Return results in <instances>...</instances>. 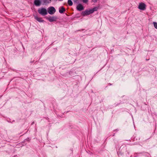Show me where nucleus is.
<instances>
[{
  "label": "nucleus",
  "mask_w": 157,
  "mask_h": 157,
  "mask_svg": "<svg viewBox=\"0 0 157 157\" xmlns=\"http://www.w3.org/2000/svg\"><path fill=\"white\" fill-rule=\"evenodd\" d=\"M124 154H128L129 155V153L127 151V147L126 146L122 145L120 147L118 151V154L122 155Z\"/></svg>",
  "instance_id": "nucleus-1"
},
{
  "label": "nucleus",
  "mask_w": 157,
  "mask_h": 157,
  "mask_svg": "<svg viewBox=\"0 0 157 157\" xmlns=\"http://www.w3.org/2000/svg\"><path fill=\"white\" fill-rule=\"evenodd\" d=\"M38 11L39 14L42 15H45L47 14V12L46 9L44 8L39 9Z\"/></svg>",
  "instance_id": "nucleus-2"
},
{
  "label": "nucleus",
  "mask_w": 157,
  "mask_h": 157,
  "mask_svg": "<svg viewBox=\"0 0 157 157\" xmlns=\"http://www.w3.org/2000/svg\"><path fill=\"white\" fill-rule=\"evenodd\" d=\"M56 11V10L53 7L51 6L48 8V12L50 14H53Z\"/></svg>",
  "instance_id": "nucleus-3"
},
{
  "label": "nucleus",
  "mask_w": 157,
  "mask_h": 157,
  "mask_svg": "<svg viewBox=\"0 0 157 157\" xmlns=\"http://www.w3.org/2000/svg\"><path fill=\"white\" fill-rule=\"evenodd\" d=\"M146 5L143 3H141L139 4L138 6V8L140 10H145L146 9Z\"/></svg>",
  "instance_id": "nucleus-4"
},
{
  "label": "nucleus",
  "mask_w": 157,
  "mask_h": 157,
  "mask_svg": "<svg viewBox=\"0 0 157 157\" xmlns=\"http://www.w3.org/2000/svg\"><path fill=\"white\" fill-rule=\"evenodd\" d=\"M42 3L41 0H35L34 1V4L36 6H40Z\"/></svg>",
  "instance_id": "nucleus-5"
},
{
  "label": "nucleus",
  "mask_w": 157,
  "mask_h": 157,
  "mask_svg": "<svg viewBox=\"0 0 157 157\" xmlns=\"http://www.w3.org/2000/svg\"><path fill=\"white\" fill-rule=\"evenodd\" d=\"M57 19V17L55 16H53L48 18V20L50 22H52L54 21H56Z\"/></svg>",
  "instance_id": "nucleus-6"
},
{
  "label": "nucleus",
  "mask_w": 157,
  "mask_h": 157,
  "mask_svg": "<svg viewBox=\"0 0 157 157\" xmlns=\"http://www.w3.org/2000/svg\"><path fill=\"white\" fill-rule=\"evenodd\" d=\"M76 8L77 10L79 11H81L84 10V7L81 4H79L77 6Z\"/></svg>",
  "instance_id": "nucleus-7"
},
{
  "label": "nucleus",
  "mask_w": 157,
  "mask_h": 157,
  "mask_svg": "<svg viewBox=\"0 0 157 157\" xmlns=\"http://www.w3.org/2000/svg\"><path fill=\"white\" fill-rule=\"evenodd\" d=\"M43 5H46L51 2V0H41Z\"/></svg>",
  "instance_id": "nucleus-8"
},
{
  "label": "nucleus",
  "mask_w": 157,
  "mask_h": 157,
  "mask_svg": "<svg viewBox=\"0 0 157 157\" xmlns=\"http://www.w3.org/2000/svg\"><path fill=\"white\" fill-rule=\"evenodd\" d=\"M34 18L35 19H36L37 21H38L39 22H43L44 21V20L42 19V18L39 17L37 16H35Z\"/></svg>",
  "instance_id": "nucleus-9"
},
{
  "label": "nucleus",
  "mask_w": 157,
  "mask_h": 157,
  "mask_svg": "<svg viewBox=\"0 0 157 157\" xmlns=\"http://www.w3.org/2000/svg\"><path fill=\"white\" fill-rule=\"evenodd\" d=\"M65 11V9L63 6H62L61 8L59 9V12L61 13H63Z\"/></svg>",
  "instance_id": "nucleus-10"
},
{
  "label": "nucleus",
  "mask_w": 157,
  "mask_h": 157,
  "mask_svg": "<svg viewBox=\"0 0 157 157\" xmlns=\"http://www.w3.org/2000/svg\"><path fill=\"white\" fill-rule=\"evenodd\" d=\"M82 15L84 16L86 15H89L90 14V13L89 10H86L82 13Z\"/></svg>",
  "instance_id": "nucleus-11"
},
{
  "label": "nucleus",
  "mask_w": 157,
  "mask_h": 157,
  "mask_svg": "<svg viewBox=\"0 0 157 157\" xmlns=\"http://www.w3.org/2000/svg\"><path fill=\"white\" fill-rule=\"evenodd\" d=\"M67 3L68 5L70 6H71L73 5V2L71 0H68Z\"/></svg>",
  "instance_id": "nucleus-12"
},
{
  "label": "nucleus",
  "mask_w": 157,
  "mask_h": 157,
  "mask_svg": "<svg viewBox=\"0 0 157 157\" xmlns=\"http://www.w3.org/2000/svg\"><path fill=\"white\" fill-rule=\"evenodd\" d=\"M30 140V139H29V138L28 137L27 138L25 139L24 140V141L22 142V143H25L26 141L29 142Z\"/></svg>",
  "instance_id": "nucleus-13"
},
{
  "label": "nucleus",
  "mask_w": 157,
  "mask_h": 157,
  "mask_svg": "<svg viewBox=\"0 0 157 157\" xmlns=\"http://www.w3.org/2000/svg\"><path fill=\"white\" fill-rule=\"evenodd\" d=\"M98 9V7H96L93 8H92V9L93 10V11L94 12L95 11H97Z\"/></svg>",
  "instance_id": "nucleus-14"
},
{
  "label": "nucleus",
  "mask_w": 157,
  "mask_h": 157,
  "mask_svg": "<svg viewBox=\"0 0 157 157\" xmlns=\"http://www.w3.org/2000/svg\"><path fill=\"white\" fill-rule=\"evenodd\" d=\"M153 24L155 28L157 29V23L155 22H153Z\"/></svg>",
  "instance_id": "nucleus-15"
},
{
  "label": "nucleus",
  "mask_w": 157,
  "mask_h": 157,
  "mask_svg": "<svg viewBox=\"0 0 157 157\" xmlns=\"http://www.w3.org/2000/svg\"><path fill=\"white\" fill-rule=\"evenodd\" d=\"M144 152H140V153H136L135 154V157H136L137 156L135 155V154H143Z\"/></svg>",
  "instance_id": "nucleus-16"
},
{
  "label": "nucleus",
  "mask_w": 157,
  "mask_h": 157,
  "mask_svg": "<svg viewBox=\"0 0 157 157\" xmlns=\"http://www.w3.org/2000/svg\"><path fill=\"white\" fill-rule=\"evenodd\" d=\"M89 10V12H90V14L91 13H93L94 12L92 9Z\"/></svg>",
  "instance_id": "nucleus-17"
},
{
  "label": "nucleus",
  "mask_w": 157,
  "mask_h": 157,
  "mask_svg": "<svg viewBox=\"0 0 157 157\" xmlns=\"http://www.w3.org/2000/svg\"><path fill=\"white\" fill-rule=\"evenodd\" d=\"M82 1L83 2L86 3L88 2V0H82Z\"/></svg>",
  "instance_id": "nucleus-18"
},
{
  "label": "nucleus",
  "mask_w": 157,
  "mask_h": 157,
  "mask_svg": "<svg viewBox=\"0 0 157 157\" xmlns=\"http://www.w3.org/2000/svg\"><path fill=\"white\" fill-rule=\"evenodd\" d=\"M93 2H96L97 1V0H92Z\"/></svg>",
  "instance_id": "nucleus-19"
},
{
  "label": "nucleus",
  "mask_w": 157,
  "mask_h": 157,
  "mask_svg": "<svg viewBox=\"0 0 157 157\" xmlns=\"http://www.w3.org/2000/svg\"><path fill=\"white\" fill-rule=\"evenodd\" d=\"M74 2H77L78 0H73Z\"/></svg>",
  "instance_id": "nucleus-20"
},
{
  "label": "nucleus",
  "mask_w": 157,
  "mask_h": 157,
  "mask_svg": "<svg viewBox=\"0 0 157 157\" xmlns=\"http://www.w3.org/2000/svg\"><path fill=\"white\" fill-rule=\"evenodd\" d=\"M34 123V122L33 121L32 122V123L31 124V125H33Z\"/></svg>",
  "instance_id": "nucleus-21"
},
{
  "label": "nucleus",
  "mask_w": 157,
  "mask_h": 157,
  "mask_svg": "<svg viewBox=\"0 0 157 157\" xmlns=\"http://www.w3.org/2000/svg\"><path fill=\"white\" fill-rule=\"evenodd\" d=\"M15 121L14 120H13L12 121V122H11L12 123L13 122H14Z\"/></svg>",
  "instance_id": "nucleus-22"
},
{
  "label": "nucleus",
  "mask_w": 157,
  "mask_h": 157,
  "mask_svg": "<svg viewBox=\"0 0 157 157\" xmlns=\"http://www.w3.org/2000/svg\"><path fill=\"white\" fill-rule=\"evenodd\" d=\"M115 133H114L113 134V136H114V135H115Z\"/></svg>",
  "instance_id": "nucleus-23"
},
{
  "label": "nucleus",
  "mask_w": 157,
  "mask_h": 157,
  "mask_svg": "<svg viewBox=\"0 0 157 157\" xmlns=\"http://www.w3.org/2000/svg\"><path fill=\"white\" fill-rule=\"evenodd\" d=\"M117 131H118L117 129H115V130H114V131H117Z\"/></svg>",
  "instance_id": "nucleus-24"
},
{
  "label": "nucleus",
  "mask_w": 157,
  "mask_h": 157,
  "mask_svg": "<svg viewBox=\"0 0 157 157\" xmlns=\"http://www.w3.org/2000/svg\"><path fill=\"white\" fill-rule=\"evenodd\" d=\"M8 122H11L10 121H8Z\"/></svg>",
  "instance_id": "nucleus-25"
}]
</instances>
